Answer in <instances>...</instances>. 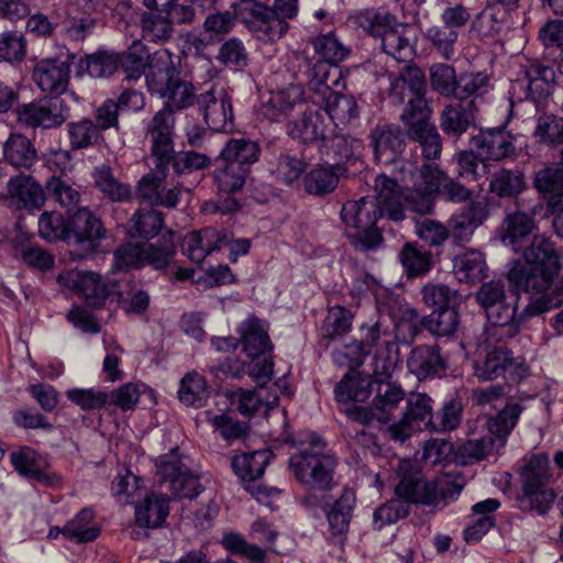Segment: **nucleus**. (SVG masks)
<instances>
[{
	"label": "nucleus",
	"mask_w": 563,
	"mask_h": 563,
	"mask_svg": "<svg viewBox=\"0 0 563 563\" xmlns=\"http://www.w3.org/2000/svg\"><path fill=\"white\" fill-rule=\"evenodd\" d=\"M375 378L363 371H346L334 386V400L338 405L367 401L374 391Z\"/></svg>",
	"instance_id": "nucleus-34"
},
{
	"label": "nucleus",
	"mask_w": 563,
	"mask_h": 563,
	"mask_svg": "<svg viewBox=\"0 0 563 563\" xmlns=\"http://www.w3.org/2000/svg\"><path fill=\"white\" fill-rule=\"evenodd\" d=\"M374 390L376 395L372 405L377 413V420L388 423L394 419V411L398 405L405 399V391L395 383L377 378H375Z\"/></svg>",
	"instance_id": "nucleus-45"
},
{
	"label": "nucleus",
	"mask_w": 563,
	"mask_h": 563,
	"mask_svg": "<svg viewBox=\"0 0 563 563\" xmlns=\"http://www.w3.org/2000/svg\"><path fill=\"white\" fill-rule=\"evenodd\" d=\"M289 428V422L286 421L279 435L282 443L295 449L288 457V471L306 490L300 499L301 506L317 511L324 504V494L338 486L335 473L339 459L318 431L301 429L292 432Z\"/></svg>",
	"instance_id": "nucleus-1"
},
{
	"label": "nucleus",
	"mask_w": 563,
	"mask_h": 563,
	"mask_svg": "<svg viewBox=\"0 0 563 563\" xmlns=\"http://www.w3.org/2000/svg\"><path fill=\"white\" fill-rule=\"evenodd\" d=\"M347 167L344 164H317L302 177L306 194L314 197H325L338 188L340 178L345 176Z\"/></svg>",
	"instance_id": "nucleus-31"
},
{
	"label": "nucleus",
	"mask_w": 563,
	"mask_h": 563,
	"mask_svg": "<svg viewBox=\"0 0 563 563\" xmlns=\"http://www.w3.org/2000/svg\"><path fill=\"white\" fill-rule=\"evenodd\" d=\"M376 192L374 201L388 220L399 222L406 218V210L415 212V199L409 188H404L398 181L386 174H379L374 180Z\"/></svg>",
	"instance_id": "nucleus-16"
},
{
	"label": "nucleus",
	"mask_w": 563,
	"mask_h": 563,
	"mask_svg": "<svg viewBox=\"0 0 563 563\" xmlns=\"http://www.w3.org/2000/svg\"><path fill=\"white\" fill-rule=\"evenodd\" d=\"M465 485V478L461 472H446L430 481V487L434 495L432 507L441 503L446 505L449 500H454L460 495Z\"/></svg>",
	"instance_id": "nucleus-61"
},
{
	"label": "nucleus",
	"mask_w": 563,
	"mask_h": 563,
	"mask_svg": "<svg viewBox=\"0 0 563 563\" xmlns=\"http://www.w3.org/2000/svg\"><path fill=\"white\" fill-rule=\"evenodd\" d=\"M169 230L165 224V216L155 208H137L126 223L125 234L131 240L146 241L154 243L152 240Z\"/></svg>",
	"instance_id": "nucleus-35"
},
{
	"label": "nucleus",
	"mask_w": 563,
	"mask_h": 563,
	"mask_svg": "<svg viewBox=\"0 0 563 563\" xmlns=\"http://www.w3.org/2000/svg\"><path fill=\"white\" fill-rule=\"evenodd\" d=\"M528 371L522 357H512L508 350L495 347V378L501 376L507 384L517 385L528 375Z\"/></svg>",
	"instance_id": "nucleus-59"
},
{
	"label": "nucleus",
	"mask_w": 563,
	"mask_h": 563,
	"mask_svg": "<svg viewBox=\"0 0 563 563\" xmlns=\"http://www.w3.org/2000/svg\"><path fill=\"white\" fill-rule=\"evenodd\" d=\"M55 13L62 36L70 42L82 43L95 32L97 16L74 13L62 8Z\"/></svg>",
	"instance_id": "nucleus-46"
},
{
	"label": "nucleus",
	"mask_w": 563,
	"mask_h": 563,
	"mask_svg": "<svg viewBox=\"0 0 563 563\" xmlns=\"http://www.w3.org/2000/svg\"><path fill=\"white\" fill-rule=\"evenodd\" d=\"M460 306H452L441 310H432L426 316L427 331L437 338L455 336L460 323Z\"/></svg>",
	"instance_id": "nucleus-58"
},
{
	"label": "nucleus",
	"mask_w": 563,
	"mask_h": 563,
	"mask_svg": "<svg viewBox=\"0 0 563 563\" xmlns=\"http://www.w3.org/2000/svg\"><path fill=\"white\" fill-rule=\"evenodd\" d=\"M8 194L20 210H40L46 199V190L31 175L23 172L8 181Z\"/></svg>",
	"instance_id": "nucleus-37"
},
{
	"label": "nucleus",
	"mask_w": 563,
	"mask_h": 563,
	"mask_svg": "<svg viewBox=\"0 0 563 563\" xmlns=\"http://www.w3.org/2000/svg\"><path fill=\"white\" fill-rule=\"evenodd\" d=\"M471 523L463 530V539L468 544H474L493 527V498H487L472 507Z\"/></svg>",
	"instance_id": "nucleus-56"
},
{
	"label": "nucleus",
	"mask_w": 563,
	"mask_h": 563,
	"mask_svg": "<svg viewBox=\"0 0 563 563\" xmlns=\"http://www.w3.org/2000/svg\"><path fill=\"white\" fill-rule=\"evenodd\" d=\"M167 176V172L161 174L156 169L143 175L135 186L136 198L147 202L151 208H176L180 201L181 191L178 187L169 189L163 187Z\"/></svg>",
	"instance_id": "nucleus-28"
},
{
	"label": "nucleus",
	"mask_w": 563,
	"mask_h": 563,
	"mask_svg": "<svg viewBox=\"0 0 563 563\" xmlns=\"http://www.w3.org/2000/svg\"><path fill=\"white\" fill-rule=\"evenodd\" d=\"M167 162L164 166H155V169L161 174L169 173L172 167L175 175H189L194 172L208 168L211 165V158L202 153L196 151H179L167 154Z\"/></svg>",
	"instance_id": "nucleus-52"
},
{
	"label": "nucleus",
	"mask_w": 563,
	"mask_h": 563,
	"mask_svg": "<svg viewBox=\"0 0 563 563\" xmlns=\"http://www.w3.org/2000/svg\"><path fill=\"white\" fill-rule=\"evenodd\" d=\"M118 55L119 71H123L128 81L139 80L147 73L152 56L142 41H133L125 51L118 52Z\"/></svg>",
	"instance_id": "nucleus-47"
},
{
	"label": "nucleus",
	"mask_w": 563,
	"mask_h": 563,
	"mask_svg": "<svg viewBox=\"0 0 563 563\" xmlns=\"http://www.w3.org/2000/svg\"><path fill=\"white\" fill-rule=\"evenodd\" d=\"M355 507L356 492L350 486H344L339 497L332 503H329L324 495V504L318 509L325 515L329 525V540L333 544L340 547L345 544Z\"/></svg>",
	"instance_id": "nucleus-21"
},
{
	"label": "nucleus",
	"mask_w": 563,
	"mask_h": 563,
	"mask_svg": "<svg viewBox=\"0 0 563 563\" xmlns=\"http://www.w3.org/2000/svg\"><path fill=\"white\" fill-rule=\"evenodd\" d=\"M119 55L114 49L99 47L93 53H84L76 60V77L109 79L119 73Z\"/></svg>",
	"instance_id": "nucleus-33"
},
{
	"label": "nucleus",
	"mask_w": 563,
	"mask_h": 563,
	"mask_svg": "<svg viewBox=\"0 0 563 563\" xmlns=\"http://www.w3.org/2000/svg\"><path fill=\"white\" fill-rule=\"evenodd\" d=\"M145 82L150 95L164 99V104L187 109L195 102V86L181 78L180 69L167 49L152 55Z\"/></svg>",
	"instance_id": "nucleus-6"
},
{
	"label": "nucleus",
	"mask_w": 563,
	"mask_h": 563,
	"mask_svg": "<svg viewBox=\"0 0 563 563\" xmlns=\"http://www.w3.org/2000/svg\"><path fill=\"white\" fill-rule=\"evenodd\" d=\"M13 470L23 478L32 479L45 487H58L63 484V477L56 472H51V462L47 454L30 445H21L9 455Z\"/></svg>",
	"instance_id": "nucleus-18"
},
{
	"label": "nucleus",
	"mask_w": 563,
	"mask_h": 563,
	"mask_svg": "<svg viewBox=\"0 0 563 563\" xmlns=\"http://www.w3.org/2000/svg\"><path fill=\"white\" fill-rule=\"evenodd\" d=\"M67 102L57 96L45 95L29 103L18 104L16 120L20 124L32 129H57L70 115Z\"/></svg>",
	"instance_id": "nucleus-13"
},
{
	"label": "nucleus",
	"mask_w": 563,
	"mask_h": 563,
	"mask_svg": "<svg viewBox=\"0 0 563 563\" xmlns=\"http://www.w3.org/2000/svg\"><path fill=\"white\" fill-rule=\"evenodd\" d=\"M340 216L342 222L349 228L377 224V221L384 217L374 198L369 196L346 201L341 208Z\"/></svg>",
	"instance_id": "nucleus-42"
},
{
	"label": "nucleus",
	"mask_w": 563,
	"mask_h": 563,
	"mask_svg": "<svg viewBox=\"0 0 563 563\" xmlns=\"http://www.w3.org/2000/svg\"><path fill=\"white\" fill-rule=\"evenodd\" d=\"M456 163V177L467 181H479L478 192H493V177L489 176L490 161L493 159V142L483 134L474 135L470 140V150L460 151L453 156Z\"/></svg>",
	"instance_id": "nucleus-10"
},
{
	"label": "nucleus",
	"mask_w": 563,
	"mask_h": 563,
	"mask_svg": "<svg viewBox=\"0 0 563 563\" xmlns=\"http://www.w3.org/2000/svg\"><path fill=\"white\" fill-rule=\"evenodd\" d=\"M523 410L520 402L510 400L495 415V448L500 449L506 445Z\"/></svg>",
	"instance_id": "nucleus-63"
},
{
	"label": "nucleus",
	"mask_w": 563,
	"mask_h": 563,
	"mask_svg": "<svg viewBox=\"0 0 563 563\" xmlns=\"http://www.w3.org/2000/svg\"><path fill=\"white\" fill-rule=\"evenodd\" d=\"M77 57L78 54L66 44L58 45L55 56L35 62L32 69L34 84L43 93L60 97L68 90L71 66L76 65Z\"/></svg>",
	"instance_id": "nucleus-9"
},
{
	"label": "nucleus",
	"mask_w": 563,
	"mask_h": 563,
	"mask_svg": "<svg viewBox=\"0 0 563 563\" xmlns=\"http://www.w3.org/2000/svg\"><path fill=\"white\" fill-rule=\"evenodd\" d=\"M488 217L487 203L471 201L448 221L449 234L456 244L468 242L475 231Z\"/></svg>",
	"instance_id": "nucleus-32"
},
{
	"label": "nucleus",
	"mask_w": 563,
	"mask_h": 563,
	"mask_svg": "<svg viewBox=\"0 0 563 563\" xmlns=\"http://www.w3.org/2000/svg\"><path fill=\"white\" fill-rule=\"evenodd\" d=\"M394 496L378 506L373 514L374 525L378 530L407 518L412 506L431 507L434 500L430 481L416 461L400 460L394 471Z\"/></svg>",
	"instance_id": "nucleus-2"
},
{
	"label": "nucleus",
	"mask_w": 563,
	"mask_h": 563,
	"mask_svg": "<svg viewBox=\"0 0 563 563\" xmlns=\"http://www.w3.org/2000/svg\"><path fill=\"white\" fill-rule=\"evenodd\" d=\"M534 188L548 199L551 211L560 209L563 199V166L553 164L536 173Z\"/></svg>",
	"instance_id": "nucleus-44"
},
{
	"label": "nucleus",
	"mask_w": 563,
	"mask_h": 563,
	"mask_svg": "<svg viewBox=\"0 0 563 563\" xmlns=\"http://www.w3.org/2000/svg\"><path fill=\"white\" fill-rule=\"evenodd\" d=\"M231 8L235 12L236 20L251 32L269 41L279 40L277 31H282L284 25L279 27L282 21L274 15L271 7L258 0H238L232 3Z\"/></svg>",
	"instance_id": "nucleus-22"
},
{
	"label": "nucleus",
	"mask_w": 563,
	"mask_h": 563,
	"mask_svg": "<svg viewBox=\"0 0 563 563\" xmlns=\"http://www.w3.org/2000/svg\"><path fill=\"white\" fill-rule=\"evenodd\" d=\"M310 44L321 59L332 63L340 64L351 54V48L339 40L334 30L312 37Z\"/></svg>",
	"instance_id": "nucleus-62"
},
{
	"label": "nucleus",
	"mask_w": 563,
	"mask_h": 563,
	"mask_svg": "<svg viewBox=\"0 0 563 563\" xmlns=\"http://www.w3.org/2000/svg\"><path fill=\"white\" fill-rule=\"evenodd\" d=\"M275 459V453L268 449H261L251 452H244L231 457V468L233 473L245 484L244 488L253 497L260 495L267 496L266 489L261 485L251 483L262 478L267 465Z\"/></svg>",
	"instance_id": "nucleus-24"
},
{
	"label": "nucleus",
	"mask_w": 563,
	"mask_h": 563,
	"mask_svg": "<svg viewBox=\"0 0 563 563\" xmlns=\"http://www.w3.org/2000/svg\"><path fill=\"white\" fill-rule=\"evenodd\" d=\"M177 394L179 401L187 407L201 408L210 397V387L207 378L194 371L181 378Z\"/></svg>",
	"instance_id": "nucleus-54"
},
{
	"label": "nucleus",
	"mask_w": 563,
	"mask_h": 563,
	"mask_svg": "<svg viewBox=\"0 0 563 563\" xmlns=\"http://www.w3.org/2000/svg\"><path fill=\"white\" fill-rule=\"evenodd\" d=\"M74 289L85 297L86 303L93 309H101L111 297L119 300L122 291L115 282H104L101 276L92 272H75Z\"/></svg>",
	"instance_id": "nucleus-29"
},
{
	"label": "nucleus",
	"mask_w": 563,
	"mask_h": 563,
	"mask_svg": "<svg viewBox=\"0 0 563 563\" xmlns=\"http://www.w3.org/2000/svg\"><path fill=\"white\" fill-rule=\"evenodd\" d=\"M476 100H453L441 114L440 126L449 137L459 139L475 124Z\"/></svg>",
	"instance_id": "nucleus-39"
},
{
	"label": "nucleus",
	"mask_w": 563,
	"mask_h": 563,
	"mask_svg": "<svg viewBox=\"0 0 563 563\" xmlns=\"http://www.w3.org/2000/svg\"><path fill=\"white\" fill-rule=\"evenodd\" d=\"M69 145L73 151L89 148L99 143L102 134L95 121L82 118L67 124Z\"/></svg>",
	"instance_id": "nucleus-64"
},
{
	"label": "nucleus",
	"mask_w": 563,
	"mask_h": 563,
	"mask_svg": "<svg viewBox=\"0 0 563 563\" xmlns=\"http://www.w3.org/2000/svg\"><path fill=\"white\" fill-rule=\"evenodd\" d=\"M433 399L428 394H411L407 398L402 418L389 427L393 439L405 441L415 431H429L433 428Z\"/></svg>",
	"instance_id": "nucleus-17"
},
{
	"label": "nucleus",
	"mask_w": 563,
	"mask_h": 563,
	"mask_svg": "<svg viewBox=\"0 0 563 563\" xmlns=\"http://www.w3.org/2000/svg\"><path fill=\"white\" fill-rule=\"evenodd\" d=\"M353 320L351 309L342 305L330 306L320 328L322 339L330 342L345 336L352 330Z\"/></svg>",
	"instance_id": "nucleus-55"
},
{
	"label": "nucleus",
	"mask_w": 563,
	"mask_h": 563,
	"mask_svg": "<svg viewBox=\"0 0 563 563\" xmlns=\"http://www.w3.org/2000/svg\"><path fill=\"white\" fill-rule=\"evenodd\" d=\"M389 317L395 320V339L402 343L411 344L423 330H427L426 316L420 317L416 308L401 307L399 300L395 314Z\"/></svg>",
	"instance_id": "nucleus-48"
},
{
	"label": "nucleus",
	"mask_w": 563,
	"mask_h": 563,
	"mask_svg": "<svg viewBox=\"0 0 563 563\" xmlns=\"http://www.w3.org/2000/svg\"><path fill=\"white\" fill-rule=\"evenodd\" d=\"M482 420H484L483 428L487 429V434L477 440H467L457 448L456 459L463 465H471L483 460L487 454V443L493 444V416L487 413L483 418H477L476 423Z\"/></svg>",
	"instance_id": "nucleus-57"
},
{
	"label": "nucleus",
	"mask_w": 563,
	"mask_h": 563,
	"mask_svg": "<svg viewBox=\"0 0 563 563\" xmlns=\"http://www.w3.org/2000/svg\"><path fill=\"white\" fill-rule=\"evenodd\" d=\"M224 242H227L225 232L207 227L186 234L181 243V252L191 262L200 264L207 255L221 250Z\"/></svg>",
	"instance_id": "nucleus-36"
},
{
	"label": "nucleus",
	"mask_w": 563,
	"mask_h": 563,
	"mask_svg": "<svg viewBox=\"0 0 563 563\" xmlns=\"http://www.w3.org/2000/svg\"><path fill=\"white\" fill-rule=\"evenodd\" d=\"M446 174L433 163H423L411 174L412 188L410 192L415 199V212L431 213L437 196H439Z\"/></svg>",
	"instance_id": "nucleus-23"
},
{
	"label": "nucleus",
	"mask_w": 563,
	"mask_h": 563,
	"mask_svg": "<svg viewBox=\"0 0 563 563\" xmlns=\"http://www.w3.org/2000/svg\"><path fill=\"white\" fill-rule=\"evenodd\" d=\"M374 159L389 165L395 163L406 147V134L398 124L378 123L368 134Z\"/></svg>",
	"instance_id": "nucleus-26"
},
{
	"label": "nucleus",
	"mask_w": 563,
	"mask_h": 563,
	"mask_svg": "<svg viewBox=\"0 0 563 563\" xmlns=\"http://www.w3.org/2000/svg\"><path fill=\"white\" fill-rule=\"evenodd\" d=\"M523 257L525 264L516 263L510 268L508 280L517 291H545L562 267V255L555 244L549 238L534 235Z\"/></svg>",
	"instance_id": "nucleus-3"
},
{
	"label": "nucleus",
	"mask_w": 563,
	"mask_h": 563,
	"mask_svg": "<svg viewBox=\"0 0 563 563\" xmlns=\"http://www.w3.org/2000/svg\"><path fill=\"white\" fill-rule=\"evenodd\" d=\"M401 263L408 278L426 275L432 267V256L428 251H422L417 243L407 242L399 252Z\"/></svg>",
	"instance_id": "nucleus-60"
},
{
	"label": "nucleus",
	"mask_w": 563,
	"mask_h": 563,
	"mask_svg": "<svg viewBox=\"0 0 563 563\" xmlns=\"http://www.w3.org/2000/svg\"><path fill=\"white\" fill-rule=\"evenodd\" d=\"M157 475L161 482L168 483L176 499H192L202 492L199 477L184 463L179 448L174 446L168 453L158 456Z\"/></svg>",
	"instance_id": "nucleus-11"
},
{
	"label": "nucleus",
	"mask_w": 563,
	"mask_h": 563,
	"mask_svg": "<svg viewBox=\"0 0 563 563\" xmlns=\"http://www.w3.org/2000/svg\"><path fill=\"white\" fill-rule=\"evenodd\" d=\"M170 498L163 493L150 492L135 505L134 521L143 529L162 528L170 509Z\"/></svg>",
	"instance_id": "nucleus-38"
},
{
	"label": "nucleus",
	"mask_w": 563,
	"mask_h": 563,
	"mask_svg": "<svg viewBox=\"0 0 563 563\" xmlns=\"http://www.w3.org/2000/svg\"><path fill=\"white\" fill-rule=\"evenodd\" d=\"M528 96L537 104L544 101L554 90L556 74L553 67L539 63L531 64L527 69Z\"/></svg>",
	"instance_id": "nucleus-50"
},
{
	"label": "nucleus",
	"mask_w": 563,
	"mask_h": 563,
	"mask_svg": "<svg viewBox=\"0 0 563 563\" xmlns=\"http://www.w3.org/2000/svg\"><path fill=\"white\" fill-rule=\"evenodd\" d=\"M407 367L418 380L423 382L446 376L449 361L440 345L419 344L409 352Z\"/></svg>",
	"instance_id": "nucleus-25"
},
{
	"label": "nucleus",
	"mask_w": 563,
	"mask_h": 563,
	"mask_svg": "<svg viewBox=\"0 0 563 563\" xmlns=\"http://www.w3.org/2000/svg\"><path fill=\"white\" fill-rule=\"evenodd\" d=\"M96 512L91 507L80 509L74 518L65 523L67 540L78 544L96 541L101 534V528L92 525Z\"/></svg>",
	"instance_id": "nucleus-53"
},
{
	"label": "nucleus",
	"mask_w": 563,
	"mask_h": 563,
	"mask_svg": "<svg viewBox=\"0 0 563 563\" xmlns=\"http://www.w3.org/2000/svg\"><path fill=\"white\" fill-rule=\"evenodd\" d=\"M287 134L302 144H312L325 140L327 124L323 114L313 109H306L286 125Z\"/></svg>",
	"instance_id": "nucleus-40"
},
{
	"label": "nucleus",
	"mask_w": 563,
	"mask_h": 563,
	"mask_svg": "<svg viewBox=\"0 0 563 563\" xmlns=\"http://www.w3.org/2000/svg\"><path fill=\"white\" fill-rule=\"evenodd\" d=\"M3 159L19 170H31L38 161L32 141L23 134L11 133L3 144Z\"/></svg>",
	"instance_id": "nucleus-43"
},
{
	"label": "nucleus",
	"mask_w": 563,
	"mask_h": 563,
	"mask_svg": "<svg viewBox=\"0 0 563 563\" xmlns=\"http://www.w3.org/2000/svg\"><path fill=\"white\" fill-rule=\"evenodd\" d=\"M265 162L274 179L287 187L302 178L309 165L303 156L298 157L295 154L278 151L274 142H269L265 147Z\"/></svg>",
	"instance_id": "nucleus-27"
},
{
	"label": "nucleus",
	"mask_w": 563,
	"mask_h": 563,
	"mask_svg": "<svg viewBox=\"0 0 563 563\" xmlns=\"http://www.w3.org/2000/svg\"><path fill=\"white\" fill-rule=\"evenodd\" d=\"M107 230L101 219L89 208H78L69 214L68 244L78 249L80 257L91 256L100 251Z\"/></svg>",
	"instance_id": "nucleus-15"
},
{
	"label": "nucleus",
	"mask_w": 563,
	"mask_h": 563,
	"mask_svg": "<svg viewBox=\"0 0 563 563\" xmlns=\"http://www.w3.org/2000/svg\"><path fill=\"white\" fill-rule=\"evenodd\" d=\"M429 107L415 111H404L400 115L406 126V135L412 142L419 143L422 156L427 161L440 158L442 141L437 126L430 121Z\"/></svg>",
	"instance_id": "nucleus-20"
},
{
	"label": "nucleus",
	"mask_w": 563,
	"mask_h": 563,
	"mask_svg": "<svg viewBox=\"0 0 563 563\" xmlns=\"http://www.w3.org/2000/svg\"><path fill=\"white\" fill-rule=\"evenodd\" d=\"M269 324L254 313L236 327L241 352L251 360L252 374L264 379L274 376V343L268 333Z\"/></svg>",
	"instance_id": "nucleus-7"
},
{
	"label": "nucleus",
	"mask_w": 563,
	"mask_h": 563,
	"mask_svg": "<svg viewBox=\"0 0 563 563\" xmlns=\"http://www.w3.org/2000/svg\"><path fill=\"white\" fill-rule=\"evenodd\" d=\"M485 256L477 250H466L453 258V273L460 282L476 284L487 277Z\"/></svg>",
	"instance_id": "nucleus-49"
},
{
	"label": "nucleus",
	"mask_w": 563,
	"mask_h": 563,
	"mask_svg": "<svg viewBox=\"0 0 563 563\" xmlns=\"http://www.w3.org/2000/svg\"><path fill=\"white\" fill-rule=\"evenodd\" d=\"M519 476L522 507L539 515L548 514L556 498L555 492L548 487L552 478L549 455L543 452L530 455L520 468Z\"/></svg>",
	"instance_id": "nucleus-8"
},
{
	"label": "nucleus",
	"mask_w": 563,
	"mask_h": 563,
	"mask_svg": "<svg viewBox=\"0 0 563 563\" xmlns=\"http://www.w3.org/2000/svg\"><path fill=\"white\" fill-rule=\"evenodd\" d=\"M262 147L250 137H230L214 159L213 185L219 192H240L260 161Z\"/></svg>",
	"instance_id": "nucleus-4"
},
{
	"label": "nucleus",
	"mask_w": 563,
	"mask_h": 563,
	"mask_svg": "<svg viewBox=\"0 0 563 563\" xmlns=\"http://www.w3.org/2000/svg\"><path fill=\"white\" fill-rule=\"evenodd\" d=\"M177 255L176 232L166 230L154 243L131 240L121 243L113 251V268L128 273L151 267L153 271H166Z\"/></svg>",
	"instance_id": "nucleus-5"
},
{
	"label": "nucleus",
	"mask_w": 563,
	"mask_h": 563,
	"mask_svg": "<svg viewBox=\"0 0 563 563\" xmlns=\"http://www.w3.org/2000/svg\"><path fill=\"white\" fill-rule=\"evenodd\" d=\"M180 109L163 104L150 121L144 124L145 139L151 142V156L155 166H164L169 153H174L176 137L175 112Z\"/></svg>",
	"instance_id": "nucleus-14"
},
{
	"label": "nucleus",
	"mask_w": 563,
	"mask_h": 563,
	"mask_svg": "<svg viewBox=\"0 0 563 563\" xmlns=\"http://www.w3.org/2000/svg\"><path fill=\"white\" fill-rule=\"evenodd\" d=\"M352 295L361 296L372 294L375 297L376 308L380 314L394 316L398 306V297L383 287L369 273H362L353 280Z\"/></svg>",
	"instance_id": "nucleus-41"
},
{
	"label": "nucleus",
	"mask_w": 563,
	"mask_h": 563,
	"mask_svg": "<svg viewBox=\"0 0 563 563\" xmlns=\"http://www.w3.org/2000/svg\"><path fill=\"white\" fill-rule=\"evenodd\" d=\"M427 81L424 71L413 64L407 63L399 74L390 81L389 97L397 103L408 100L404 111H415L429 107L426 100Z\"/></svg>",
	"instance_id": "nucleus-19"
},
{
	"label": "nucleus",
	"mask_w": 563,
	"mask_h": 563,
	"mask_svg": "<svg viewBox=\"0 0 563 563\" xmlns=\"http://www.w3.org/2000/svg\"><path fill=\"white\" fill-rule=\"evenodd\" d=\"M92 178L96 188L101 191L108 200L112 202H123L131 199V186L117 179L110 165L102 164L95 167Z\"/></svg>",
	"instance_id": "nucleus-51"
},
{
	"label": "nucleus",
	"mask_w": 563,
	"mask_h": 563,
	"mask_svg": "<svg viewBox=\"0 0 563 563\" xmlns=\"http://www.w3.org/2000/svg\"><path fill=\"white\" fill-rule=\"evenodd\" d=\"M199 111L208 128L214 132H229L233 128L231 97L225 92L219 98L212 90L195 96Z\"/></svg>",
	"instance_id": "nucleus-30"
},
{
	"label": "nucleus",
	"mask_w": 563,
	"mask_h": 563,
	"mask_svg": "<svg viewBox=\"0 0 563 563\" xmlns=\"http://www.w3.org/2000/svg\"><path fill=\"white\" fill-rule=\"evenodd\" d=\"M475 299L484 310L486 321L481 334L474 341L473 376L477 383H485L493 380V323L489 314V309L493 307V279L481 285Z\"/></svg>",
	"instance_id": "nucleus-12"
}]
</instances>
